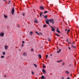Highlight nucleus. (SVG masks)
Masks as SVG:
<instances>
[{"instance_id":"obj_1","label":"nucleus","mask_w":79,"mask_h":79,"mask_svg":"<svg viewBox=\"0 0 79 79\" xmlns=\"http://www.w3.org/2000/svg\"><path fill=\"white\" fill-rule=\"evenodd\" d=\"M47 21H49V22L51 23H52L53 24H55V21H54V20L53 19H47Z\"/></svg>"},{"instance_id":"obj_2","label":"nucleus","mask_w":79,"mask_h":79,"mask_svg":"<svg viewBox=\"0 0 79 79\" xmlns=\"http://www.w3.org/2000/svg\"><path fill=\"white\" fill-rule=\"evenodd\" d=\"M11 13L12 15H14V13H15V8H13L12 9Z\"/></svg>"},{"instance_id":"obj_3","label":"nucleus","mask_w":79,"mask_h":79,"mask_svg":"<svg viewBox=\"0 0 79 79\" xmlns=\"http://www.w3.org/2000/svg\"><path fill=\"white\" fill-rule=\"evenodd\" d=\"M45 21L46 24H48L49 26H50V23H49V21H47V20H45Z\"/></svg>"},{"instance_id":"obj_4","label":"nucleus","mask_w":79,"mask_h":79,"mask_svg":"<svg viewBox=\"0 0 79 79\" xmlns=\"http://www.w3.org/2000/svg\"><path fill=\"white\" fill-rule=\"evenodd\" d=\"M42 71L43 73L45 74L46 73V71H45V69H43L42 70Z\"/></svg>"},{"instance_id":"obj_5","label":"nucleus","mask_w":79,"mask_h":79,"mask_svg":"<svg viewBox=\"0 0 79 79\" xmlns=\"http://www.w3.org/2000/svg\"><path fill=\"white\" fill-rule=\"evenodd\" d=\"M4 35V33H0V37H3Z\"/></svg>"},{"instance_id":"obj_6","label":"nucleus","mask_w":79,"mask_h":79,"mask_svg":"<svg viewBox=\"0 0 79 79\" xmlns=\"http://www.w3.org/2000/svg\"><path fill=\"white\" fill-rule=\"evenodd\" d=\"M34 22L35 23H38V21H37V19H35V21H34Z\"/></svg>"},{"instance_id":"obj_7","label":"nucleus","mask_w":79,"mask_h":79,"mask_svg":"<svg viewBox=\"0 0 79 79\" xmlns=\"http://www.w3.org/2000/svg\"><path fill=\"white\" fill-rule=\"evenodd\" d=\"M40 10H44V7L43 6H40Z\"/></svg>"},{"instance_id":"obj_8","label":"nucleus","mask_w":79,"mask_h":79,"mask_svg":"<svg viewBox=\"0 0 79 79\" xmlns=\"http://www.w3.org/2000/svg\"><path fill=\"white\" fill-rule=\"evenodd\" d=\"M51 30L52 31H53V32H55V29L53 27H52Z\"/></svg>"},{"instance_id":"obj_9","label":"nucleus","mask_w":79,"mask_h":79,"mask_svg":"<svg viewBox=\"0 0 79 79\" xmlns=\"http://www.w3.org/2000/svg\"><path fill=\"white\" fill-rule=\"evenodd\" d=\"M56 31L57 32H58V33H60V31H59V29H58V28H57Z\"/></svg>"},{"instance_id":"obj_10","label":"nucleus","mask_w":79,"mask_h":79,"mask_svg":"<svg viewBox=\"0 0 79 79\" xmlns=\"http://www.w3.org/2000/svg\"><path fill=\"white\" fill-rule=\"evenodd\" d=\"M41 79H45V77H44V75H42L41 77Z\"/></svg>"},{"instance_id":"obj_11","label":"nucleus","mask_w":79,"mask_h":79,"mask_svg":"<svg viewBox=\"0 0 79 79\" xmlns=\"http://www.w3.org/2000/svg\"><path fill=\"white\" fill-rule=\"evenodd\" d=\"M23 55L25 56H27V54H26V53L24 52L23 53Z\"/></svg>"},{"instance_id":"obj_12","label":"nucleus","mask_w":79,"mask_h":79,"mask_svg":"<svg viewBox=\"0 0 79 79\" xmlns=\"http://www.w3.org/2000/svg\"><path fill=\"white\" fill-rule=\"evenodd\" d=\"M65 73L67 74H69V72L68 71H66L65 72Z\"/></svg>"},{"instance_id":"obj_13","label":"nucleus","mask_w":79,"mask_h":79,"mask_svg":"<svg viewBox=\"0 0 79 79\" xmlns=\"http://www.w3.org/2000/svg\"><path fill=\"white\" fill-rule=\"evenodd\" d=\"M4 17L5 18H6H6H8V16L5 15H4Z\"/></svg>"},{"instance_id":"obj_14","label":"nucleus","mask_w":79,"mask_h":79,"mask_svg":"<svg viewBox=\"0 0 79 79\" xmlns=\"http://www.w3.org/2000/svg\"><path fill=\"white\" fill-rule=\"evenodd\" d=\"M38 57L39 58H42V56H41V55L39 54Z\"/></svg>"},{"instance_id":"obj_15","label":"nucleus","mask_w":79,"mask_h":79,"mask_svg":"<svg viewBox=\"0 0 79 79\" xmlns=\"http://www.w3.org/2000/svg\"><path fill=\"white\" fill-rule=\"evenodd\" d=\"M32 34H33V32L32 31H31L29 33V34H30L31 36H32Z\"/></svg>"},{"instance_id":"obj_16","label":"nucleus","mask_w":79,"mask_h":79,"mask_svg":"<svg viewBox=\"0 0 79 79\" xmlns=\"http://www.w3.org/2000/svg\"><path fill=\"white\" fill-rule=\"evenodd\" d=\"M5 50H7V49H8V46H5Z\"/></svg>"},{"instance_id":"obj_17","label":"nucleus","mask_w":79,"mask_h":79,"mask_svg":"<svg viewBox=\"0 0 79 79\" xmlns=\"http://www.w3.org/2000/svg\"><path fill=\"white\" fill-rule=\"evenodd\" d=\"M44 18H45V19H47V15H45V16H44Z\"/></svg>"},{"instance_id":"obj_18","label":"nucleus","mask_w":79,"mask_h":79,"mask_svg":"<svg viewBox=\"0 0 79 79\" xmlns=\"http://www.w3.org/2000/svg\"><path fill=\"white\" fill-rule=\"evenodd\" d=\"M61 51V49H60L59 51H57V53H60V52Z\"/></svg>"},{"instance_id":"obj_19","label":"nucleus","mask_w":79,"mask_h":79,"mask_svg":"<svg viewBox=\"0 0 79 79\" xmlns=\"http://www.w3.org/2000/svg\"><path fill=\"white\" fill-rule=\"evenodd\" d=\"M33 64L35 66L36 68H37V65L35 64Z\"/></svg>"},{"instance_id":"obj_20","label":"nucleus","mask_w":79,"mask_h":79,"mask_svg":"<svg viewBox=\"0 0 79 79\" xmlns=\"http://www.w3.org/2000/svg\"><path fill=\"white\" fill-rule=\"evenodd\" d=\"M43 14V13L42 12H41L40 14V17H42V15Z\"/></svg>"},{"instance_id":"obj_21","label":"nucleus","mask_w":79,"mask_h":79,"mask_svg":"<svg viewBox=\"0 0 79 79\" xmlns=\"http://www.w3.org/2000/svg\"><path fill=\"white\" fill-rule=\"evenodd\" d=\"M43 68H45V67H46V66H45V64H43Z\"/></svg>"},{"instance_id":"obj_22","label":"nucleus","mask_w":79,"mask_h":79,"mask_svg":"<svg viewBox=\"0 0 79 79\" xmlns=\"http://www.w3.org/2000/svg\"><path fill=\"white\" fill-rule=\"evenodd\" d=\"M61 61H63L62 60H60V61H57V63H60V62H61Z\"/></svg>"},{"instance_id":"obj_23","label":"nucleus","mask_w":79,"mask_h":79,"mask_svg":"<svg viewBox=\"0 0 79 79\" xmlns=\"http://www.w3.org/2000/svg\"><path fill=\"white\" fill-rule=\"evenodd\" d=\"M2 54L3 55H5V52H2Z\"/></svg>"},{"instance_id":"obj_24","label":"nucleus","mask_w":79,"mask_h":79,"mask_svg":"<svg viewBox=\"0 0 79 79\" xmlns=\"http://www.w3.org/2000/svg\"><path fill=\"white\" fill-rule=\"evenodd\" d=\"M43 27H47V25H44L43 26Z\"/></svg>"},{"instance_id":"obj_25","label":"nucleus","mask_w":79,"mask_h":79,"mask_svg":"<svg viewBox=\"0 0 79 79\" xmlns=\"http://www.w3.org/2000/svg\"><path fill=\"white\" fill-rule=\"evenodd\" d=\"M48 13V12L47 11H45L44 12V14H45V13Z\"/></svg>"},{"instance_id":"obj_26","label":"nucleus","mask_w":79,"mask_h":79,"mask_svg":"<svg viewBox=\"0 0 79 79\" xmlns=\"http://www.w3.org/2000/svg\"><path fill=\"white\" fill-rule=\"evenodd\" d=\"M56 35H57V36L58 37H59V36H60V35L57 34L56 33Z\"/></svg>"},{"instance_id":"obj_27","label":"nucleus","mask_w":79,"mask_h":79,"mask_svg":"<svg viewBox=\"0 0 79 79\" xmlns=\"http://www.w3.org/2000/svg\"><path fill=\"white\" fill-rule=\"evenodd\" d=\"M35 33H36V34H37L38 35H39L40 34H39V33H38L37 31H36Z\"/></svg>"},{"instance_id":"obj_28","label":"nucleus","mask_w":79,"mask_h":79,"mask_svg":"<svg viewBox=\"0 0 79 79\" xmlns=\"http://www.w3.org/2000/svg\"><path fill=\"white\" fill-rule=\"evenodd\" d=\"M48 41H51V40L50 39V38H48Z\"/></svg>"},{"instance_id":"obj_29","label":"nucleus","mask_w":79,"mask_h":79,"mask_svg":"<svg viewBox=\"0 0 79 79\" xmlns=\"http://www.w3.org/2000/svg\"><path fill=\"white\" fill-rule=\"evenodd\" d=\"M72 47H73V48H76V47L74 46L73 45H72Z\"/></svg>"},{"instance_id":"obj_30","label":"nucleus","mask_w":79,"mask_h":79,"mask_svg":"<svg viewBox=\"0 0 79 79\" xmlns=\"http://www.w3.org/2000/svg\"><path fill=\"white\" fill-rule=\"evenodd\" d=\"M1 58H4V57H5V56H1Z\"/></svg>"},{"instance_id":"obj_31","label":"nucleus","mask_w":79,"mask_h":79,"mask_svg":"<svg viewBox=\"0 0 79 79\" xmlns=\"http://www.w3.org/2000/svg\"><path fill=\"white\" fill-rule=\"evenodd\" d=\"M31 74H32L33 75H34V72H33V71H32V72H31Z\"/></svg>"},{"instance_id":"obj_32","label":"nucleus","mask_w":79,"mask_h":79,"mask_svg":"<svg viewBox=\"0 0 79 79\" xmlns=\"http://www.w3.org/2000/svg\"><path fill=\"white\" fill-rule=\"evenodd\" d=\"M10 2H11V1H9V2H8V4H10Z\"/></svg>"},{"instance_id":"obj_33","label":"nucleus","mask_w":79,"mask_h":79,"mask_svg":"<svg viewBox=\"0 0 79 79\" xmlns=\"http://www.w3.org/2000/svg\"><path fill=\"white\" fill-rule=\"evenodd\" d=\"M65 64L63 62L62 63V66H64V65Z\"/></svg>"},{"instance_id":"obj_34","label":"nucleus","mask_w":79,"mask_h":79,"mask_svg":"<svg viewBox=\"0 0 79 79\" xmlns=\"http://www.w3.org/2000/svg\"><path fill=\"white\" fill-rule=\"evenodd\" d=\"M48 55H46V59H47V58H48Z\"/></svg>"},{"instance_id":"obj_35","label":"nucleus","mask_w":79,"mask_h":79,"mask_svg":"<svg viewBox=\"0 0 79 79\" xmlns=\"http://www.w3.org/2000/svg\"><path fill=\"white\" fill-rule=\"evenodd\" d=\"M33 50H33V49H31V52H33Z\"/></svg>"},{"instance_id":"obj_36","label":"nucleus","mask_w":79,"mask_h":79,"mask_svg":"<svg viewBox=\"0 0 79 79\" xmlns=\"http://www.w3.org/2000/svg\"><path fill=\"white\" fill-rule=\"evenodd\" d=\"M24 15H25V13H24L23 15V16H24Z\"/></svg>"},{"instance_id":"obj_37","label":"nucleus","mask_w":79,"mask_h":79,"mask_svg":"<svg viewBox=\"0 0 79 79\" xmlns=\"http://www.w3.org/2000/svg\"><path fill=\"white\" fill-rule=\"evenodd\" d=\"M69 31H70V30H69L67 31V32H69Z\"/></svg>"},{"instance_id":"obj_38","label":"nucleus","mask_w":79,"mask_h":79,"mask_svg":"<svg viewBox=\"0 0 79 79\" xmlns=\"http://www.w3.org/2000/svg\"><path fill=\"white\" fill-rule=\"evenodd\" d=\"M22 43H23V44H24V41H22Z\"/></svg>"},{"instance_id":"obj_39","label":"nucleus","mask_w":79,"mask_h":79,"mask_svg":"<svg viewBox=\"0 0 79 79\" xmlns=\"http://www.w3.org/2000/svg\"><path fill=\"white\" fill-rule=\"evenodd\" d=\"M65 31H68V30H67V29H65Z\"/></svg>"},{"instance_id":"obj_40","label":"nucleus","mask_w":79,"mask_h":79,"mask_svg":"<svg viewBox=\"0 0 79 79\" xmlns=\"http://www.w3.org/2000/svg\"><path fill=\"white\" fill-rule=\"evenodd\" d=\"M40 34H41V35H42V33H40Z\"/></svg>"},{"instance_id":"obj_41","label":"nucleus","mask_w":79,"mask_h":79,"mask_svg":"<svg viewBox=\"0 0 79 79\" xmlns=\"http://www.w3.org/2000/svg\"><path fill=\"white\" fill-rule=\"evenodd\" d=\"M69 50H70V49H71V48H69Z\"/></svg>"},{"instance_id":"obj_42","label":"nucleus","mask_w":79,"mask_h":79,"mask_svg":"<svg viewBox=\"0 0 79 79\" xmlns=\"http://www.w3.org/2000/svg\"><path fill=\"white\" fill-rule=\"evenodd\" d=\"M23 45L22 44V47H23Z\"/></svg>"},{"instance_id":"obj_43","label":"nucleus","mask_w":79,"mask_h":79,"mask_svg":"<svg viewBox=\"0 0 79 79\" xmlns=\"http://www.w3.org/2000/svg\"><path fill=\"white\" fill-rule=\"evenodd\" d=\"M19 51H20V52H21V49H19Z\"/></svg>"},{"instance_id":"obj_44","label":"nucleus","mask_w":79,"mask_h":79,"mask_svg":"<svg viewBox=\"0 0 79 79\" xmlns=\"http://www.w3.org/2000/svg\"><path fill=\"white\" fill-rule=\"evenodd\" d=\"M64 79V77H63L61 78V79Z\"/></svg>"},{"instance_id":"obj_45","label":"nucleus","mask_w":79,"mask_h":79,"mask_svg":"<svg viewBox=\"0 0 79 79\" xmlns=\"http://www.w3.org/2000/svg\"><path fill=\"white\" fill-rule=\"evenodd\" d=\"M67 42H68V39H67Z\"/></svg>"},{"instance_id":"obj_46","label":"nucleus","mask_w":79,"mask_h":79,"mask_svg":"<svg viewBox=\"0 0 79 79\" xmlns=\"http://www.w3.org/2000/svg\"><path fill=\"white\" fill-rule=\"evenodd\" d=\"M4 77H6V75H4Z\"/></svg>"},{"instance_id":"obj_47","label":"nucleus","mask_w":79,"mask_h":79,"mask_svg":"<svg viewBox=\"0 0 79 79\" xmlns=\"http://www.w3.org/2000/svg\"><path fill=\"white\" fill-rule=\"evenodd\" d=\"M4 1H5V2H6V0H3Z\"/></svg>"},{"instance_id":"obj_48","label":"nucleus","mask_w":79,"mask_h":79,"mask_svg":"<svg viewBox=\"0 0 79 79\" xmlns=\"http://www.w3.org/2000/svg\"><path fill=\"white\" fill-rule=\"evenodd\" d=\"M50 55H51V56H52V54H51Z\"/></svg>"},{"instance_id":"obj_49","label":"nucleus","mask_w":79,"mask_h":79,"mask_svg":"<svg viewBox=\"0 0 79 79\" xmlns=\"http://www.w3.org/2000/svg\"><path fill=\"white\" fill-rule=\"evenodd\" d=\"M72 44H74V43L73 42V43H72Z\"/></svg>"},{"instance_id":"obj_50","label":"nucleus","mask_w":79,"mask_h":79,"mask_svg":"<svg viewBox=\"0 0 79 79\" xmlns=\"http://www.w3.org/2000/svg\"><path fill=\"white\" fill-rule=\"evenodd\" d=\"M69 44H71V42H69Z\"/></svg>"},{"instance_id":"obj_51","label":"nucleus","mask_w":79,"mask_h":79,"mask_svg":"<svg viewBox=\"0 0 79 79\" xmlns=\"http://www.w3.org/2000/svg\"><path fill=\"white\" fill-rule=\"evenodd\" d=\"M51 27V28H52V27Z\"/></svg>"},{"instance_id":"obj_52","label":"nucleus","mask_w":79,"mask_h":79,"mask_svg":"<svg viewBox=\"0 0 79 79\" xmlns=\"http://www.w3.org/2000/svg\"><path fill=\"white\" fill-rule=\"evenodd\" d=\"M25 3H27V2H25Z\"/></svg>"},{"instance_id":"obj_53","label":"nucleus","mask_w":79,"mask_h":79,"mask_svg":"<svg viewBox=\"0 0 79 79\" xmlns=\"http://www.w3.org/2000/svg\"><path fill=\"white\" fill-rule=\"evenodd\" d=\"M42 16H44V15H42Z\"/></svg>"},{"instance_id":"obj_54","label":"nucleus","mask_w":79,"mask_h":79,"mask_svg":"<svg viewBox=\"0 0 79 79\" xmlns=\"http://www.w3.org/2000/svg\"><path fill=\"white\" fill-rule=\"evenodd\" d=\"M70 76H71V75H70Z\"/></svg>"}]
</instances>
